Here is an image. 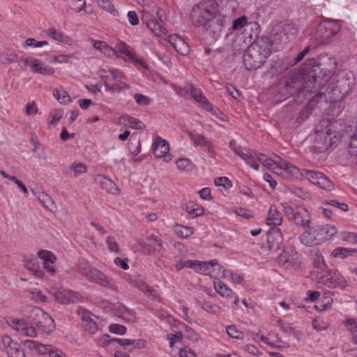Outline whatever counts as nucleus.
Instances as JSON below:
<instances>
[{
    "label": "nucleus",
    "instance_id": "obj_1",
    "mask_svg": "<svg viewBox=\"0 0 357 357\" xmlns=\"http://www.w3.org/2000/svg\"><path fill=\"white\" fill-rule=\"evenodd\" d=\"M217 1H202L193 6L189 13V20L192 25L202 29L206 34L210 44L215 43L222 33L221 20H218L216 13Z\"/></svg>",
    "mask_w": 357,
    "mask_h": 357
},
{
    "label": "nucleus",
    "instance_id": "obj_2",
    "mask_svg": "<svg viewBox=\"0 0 357 357\" xmlns=\"http://www.w3.org/2000/svg\"><path fill=\"white\" fill-rule=\"evenodd\" d=\"M246 47L243 63L248 70H253L260 68L270 56L272 41L267 37H262Z\"/></svg>",
    "mask_w": 357,
    "mask_h": 357
},
{
    "label": "nucleus",
    "instance_id": "obj_3",
    "mask_svg": "<svg viewBox=\"0 0 357 357\" xmlns=\"http://www.w3.org/2000/svg\"><path fill=\"white\" fill-rule=\"evenodd\" d=\"M338 20L325 19L318 24L313 33V38L317 45L328 44L340 30Z\"/></svg>",
    "mask_w": 357,
    "mask_h": 357
},
{
    "label": "nucleus",
    "instance_id": "obj_4",
    "mask_svg": "<svg viewBox=\"0 0 357 357\" xmlns=\"http://www.w3.org/2000/svg\"><path fill=\"white\" fill-rule=\"evenodd\" d=\"M98 75L103 80L107 91L121 92L130 88L129 85L124 82L123 73L118 69L110 70L108 73L105 70L98 71Z\"/></svg>",
    "mask_w": 357,
    "mask_h": 357
},
{
    "label": "nucleus",
    "instance_id": "obj_5",
    "mask_svg": "<svg viewBox=\"0 0 357 357\" xmlns=\"http://www.w3.org/2000/svg\"><path fill=\"white\" fill-rule=\"evenodd\" d=\"M157 17L158 20L155 19L149 13L143 11L141 19L154 36L162 37L167 34V29L165 26V11L161 8H158Z\"/></svg>",
    "mask_w": 357,
    "mask_h": 357
},
{
    "label": "nucleus",
    "instance_id": "obj_6",
    "mask_svg": "<svg viewBox=\"0 0 357 357\" xmlns=\"http://www.w3.org/2000/svg\"><path fill=\"white\" fill-rule=\"evenodd\" d=\"M281 205L286 217L290 220H294L296 225L303 228H306L310 225L311 216L305 207L297 206L294 208L287 202H282Z\"/></svg>",
    "mask_w": 357,
    "mask_h": 357
},
{
    "label": "nucleus",
    "instance_id": "obj_7",
    "mask_svg": "<svg viewBox=\"0 0 357 357\" xmlns=\"http://www.w3.org/2000/svg\"><path fill=\"white\" fill-rule=\"evenodd\" d=\"M317 281L329 288L344 289L347 286L346 279L337 271L326 269L317 275Z\"/></svg>",
    "mask_w": 357,
    "mask_h": 357
},
{
    "label": "nucleus",
    "instance_id": "obj_8",
    "mask_svg": "<svg viewBox=\"0 0 357 357\" xmlns=\"http://www.w3.org/2000/svg\"><path fill=\"white\" fill-rule=\"evenodd\" d=\"M184 90L185 92L190 93L194 100L204 109L211 112L219 118H220V115H222V113L220 112L218 108L213 107L212 104L204 96L200 89L195 87V85L191 83H188L185 85Z\"/></svg>",
    "mask_w": 357,
    "mask_h": 357
},
{
    "label": "nucleus",
    "instance_id": "obj_9",
    "mask_svg": "<svg viewBox=\"0 0 357 357\" xmlns=\"http://www.w3.org/2000/svg\"><path fill=\"white\" fill-rule=\"evenodd\" d=\"M273 33L275 41L287 43L296 38L298 29L293 23L277 24L273 29Z\"/></svg>",
    "mask_w": 357,
    "mask_h": 357
},
{
    "label": "nucleus",
    "instance_id": "obj_10",
    "mask_svg": "<svg viewBox=\"0 0 357 357\" xmlns=\"http://www.w3.org/2000/svg\"><path fill=\"white\" fill-rule=\"evenodd\" d=\"M302 177L324 190L331 191L334 189L333 183L321 172L303 169Z\"/></svg>",
    "mask_w": 357,
    "mask_h": 357
},
{
    "label": "nucleus",
    "instance_id": "obj_11",
    "mask_svg": "<svg viewBox=\"0 0 357 357\" xmlns=\"http://www.w3.org/2000/svg\"><path fill=\"white\" fill-rule=\"evenodd\" d=\"M238 5V2L236 0H219L217 1L218 13H216V16L218 20H221L222 30L225 26L227 20L235 13Z\"/></svg>",
    "mask_w": 357,
    "mask_h": 357
},
{
    "label": "nucleus",
    "instance_id": "obj_12",
    "mask_svg": "<svg viewBox=\"0 0 357 357\" xmlns=\"http://www.w3.org/2000/svg\"><path fill=\"white\" fill-rule=\"evenodd\" d=\"M278 264L287 269L296 268L300 264V256L296 249L293 247L285 248L278 257Z\"/></svg>",
    "mask_w": 357,
    "mask_h": 357
},
{
    "label": "nucleus",
    "instance_id": "obj_13",
    "mask_svg": "<svg viewBox=\"0 0 357 357\" xmlns=\"http://www.w3.org/2000/svg\"><path fill=\"white\" fill-rule=\"evenodd\" d=\"M25 344L29 349L40 355L47 354L49 357H67L64 352L52 344H43L35 340H26Z\"/></svg>",
    "mask_w": 357,
    "mask_h": 357
},
{
    "label": "nucleus",
    "instance_id": "obj_14",
    "mask_svg": "<svg viewBox=\"0 0 357 357\" xmlns=\"http://www.w3.org/2000/svg\"><path fill=\"white\" fill-rule=\"evenodd\" d=\"M51 295L55 301L61 304L76 303L81 301V296L78 292L66 289H54L50 291Z\"/></svg>",
    "mask_w": 357,
    "mask_h": 357
},
{
    "label": "nucleus",
    "instance_id": "obj_15",
    "mask_svg": "<svg viewBox=\"0 0 357 357\" xmlns=\"http://www.w3.org/2000/svg\"><path fill=\"white\" fill-rule=\"evenodd\" d=\"M317 66L319 68L320 73L327 80L334 73L337 63L334 57L328 54H321L317 60Z\"/></svg>",
    "mask_w": 357,
    "mask_h": 357
},
{
    "label": "nucleus",
    "instance_id": "obj_16",
    "mask_svg": "<svg viewBox=\"0 0 357 357\" xmlns=\"http://www.w3.org/2000/svg\"><path fill=\"white\" fill-rule=\"evenodd\" d=\"M321 238L317 226L311 227L309 225L299 236V241L305 246L313 247L323 243Z\"/></svg>",
    "mask_w": 357,
    "mask_h": 357
},
{
    "label": "nucleus",
    "instance_id": "obj_17",
    "mask_svg": "<svg viewBox=\"0 0 357 357\" xmlns=\"http://www.w3.org/2000/svg\"><path fill=\"white\" fill-rule=\"evenodd\" d=\"M21 60L26 66H28L30 70L34 73L42 74L43 75H52L54 73L53 68L36 58L22 56Z\"/></svg>",
    "mask_w": 357,
    "mask_h": 357
},
{
    "label": "nucleus",
    "instance_id": "obj_18",
    "mask_svg": "<svg viewBox=\"0 0 357 357\" xmlns=\"http://www.w3.org/2000/svg\"><path fill=\"white\" fill-rule=\"evenodd\" d=\"M152 149L155 157L162 158L164 161L167 162L172 160V157L169 153V143L166 139L160 136H155L153 139Z\"/></svg>",
    "mask_w": 357,
    "mask_h": 357
},
{
    "label": "nucleus",
    "instance_id": "obj_19",
    "mask_svg": "<svg viewBox=\"0 0 357 357\" xmlns=\"http://www.w3.org/2000/svg\"><path fill=\"white\" fill-rule=\"evenodd\" d=\"M86 275L92 281L102 287H107L112 290L117 289V285L112 278H108L105 274L95 268H91Z\"/></svg>",
    "mask_w": 357,
    "mask_h": 357
},
{
    "label": "nucleus",
    "instance_id": "obj_20",
    "mask_svg": "<svg viewBox=\"0 0 357 357\" xmlns=\"http://www.w3.org/2000/svg\"><path fill=\"white\" fill-rule=\"evenodd\" d=\"M255 342L261 341L271 348L283 349L288 347L287 344L280 340L276 333H270L266 336L257 333L253 337Z\"/></svg>",
    "mask_w": 357,
    "mask_h": 357
},
{
    "label": "nucleus",
    "instance_id": "obj_21",
    "mask_svg": "<svg viewBox=\"0 0 357 357\" xmlns=\"http://www.w3.org/2000/svg\"><path fill=\"white\" fill-rule=\"evenodd\" d=\"M260 33L259 25L257 22H250L238 38L245 43V46L250 45L257 41Z\"/></svg>",
    "mask_w": 357,
    "mask_h": 357
},
{
    "label": "nucleus",
    "instance_id": "obj_22",
    "mask_svg": "<svg viewBox=\"0 0 357 357\" xmlns=\"http://www.w3.org/2000/svg\"><path fill=\"white\" fill-rule=\"evenodd\" d=\"M77 313L80 317L82 325L84 330L90 334L96 333L98 326L97 323L92 319L90 312L79 306L77 309Z\"/></svg>",
    "mask_w": 357,
    "mask_h": 357
},
{
    "label": "nucleus",
    "instance_id": "obj_23",
    "mask_svg": "<svg viewBox=\"0 0 357 357\" xmlns=\"http://www.w3.org/2000/svg\"><path fill=\"white\" fill-rule=\"evenodd\" d=\"M2 343L8 357H26L20 345L7 335L2 336Z\"/></svg>",
    "mask_w": 357,
    "mask_h": 357
},
{
    "label": "nucleus",
    "instance_id": "obj_24",
    "mask_svg": "<svg viewBox=\"0 0 357 357\" xmlns=\"http://www.w3.org/2000/svg\"><path fill=\"white\" fill-rule=\"evenodd\" d=\"M10 326L21 335L34 337L37 335L36 328L23 319H12Z\"/></svg>",
    "mask_w": 357,
    "mask_h": 357
},
{
    "label": "nucleus",
    "instance_id": "obj_25",
    "mask_svg": "<svg viewBox=\"0 0 357 357\" xmlns=\"http://www.w3.org/2000/svg\"><path fill=\"white\" fill-rule=\"evenodd\" d=\"M213 287L215 291L222 298L226 299H234L235 305L239 303L238 296L232 291L227 285L219 279H215L213 282Z\"/></svg>",
    "mask_w": 357,
    "mask_h": 357
},
{
    "label": "nucleus",
    "instance_id": "obj_26",
    "mask_svg": "<svg viewBox=\"0 0 357 357\" xmlns=\"http://www.w3.org/2000/svg\"><path fill=\"white\" fill-rule=\"evenodd\" d=\"M149 255L160 252L163 248L162 241L155 235H150L140 243Z\"/></svg>",
    "mask_w": 357,
    "mask_h": 357
},
{
    "label": "nucleus",
    "instance_id": "obj_27",
    "mask_svg": "<svg viewBox=\"0 0 357 357\" xmlns=\"http://www.w3.org/2000/svg\"><path fill=\"white\" fill-rule=\"evenodd\" d=\"M116 52V56H118L117 54L120 53L127 56L128 59L132 60L133 62L137 63L142 67H145V63L142 59L137 57L135 53L132 50V49L124 42H120L116 44L115 48H114Z\"/></svg>",
    "mask_w": 357,
    "mask_h": 357
},
{
    "label": "nucleus",
    "instance_id": "obj_28",
    "mask_svg": "<svg viewBox=\"0 0 357 357\" xmlns=\"http://www.w3.org/2000/svg\"><path fill=\"white\" fill-rule=\"evenodd\" d=\"M168 41L174 50L181 55H187L190 52L188 45L177 34L169 35Z\"/></svg>",
    "mask_w": 357,
    "mask_h": 357
},
{
    "label": "nucleus",
    "instance_id": "obj_29",
    "mask_svg": "<svg viewBox=\"0 0 357 357\" xmlns=\"http://www.w3.org/2000/svg\"><path fill=\"white\" fill-rule=\"evenodd\" d=\"M114 310L117 317L121 318L122 320L127 323L135 322L136 319V315L134 311L128 309L124 305L121 303H117Z\"/></svg>",
    "mask_w": 357,
    "mask_h": 357
},
{
    "label": "nucleus",
    "instance_id": "obj_30",
    "mask_svg": "<svg viewBox=\"0 0 357 357\" xmlns=\"http://www.w3.org/2000/svg\"><path fill=\"white\" fill-rule=\"evenodd\" d=\"M283 241V236L280 229L274 227L267 237L268 247L271 249H278Z\"/></svg>",
    "mask_w": 357,
    "mask_h": 357
},
{
    "label": "nucleus",
    "instance_id": "obj_31",
    "mask_svg": "<svg viewBox=\"0 0 357 357\" xmlns=\"http://www.w3.org/2000/svg\"><path fill=\"white\" fill-rule=\"evenodd\" d=\"M278 167L279 169L284 170L285 172L289 174L290 176H294L296 178L299 177H302L303 176V169L301 170L294 165L282 160V158H279Z\"/></svg>",
    "mask_w": 357,
    "mask_h": 357
},
{
    "label": "nucleus",
    "instance_id": "obj_32",
    "mask_svg": "<svg viewBox=\"0 0 357 357\" xmlns=\"http://www.w3.org/2000/svg\"><path fill=\"white\" fill-rule=\"evenodd\" d=\"M36 326L44 333H50L55 328L54 319L45 311L43 316L40 317Z\"/></svg>",
    "mask_w": 357,
    "mask_h": 357
},
{
    "label": "nucleus",
    "instance_id": "obj_33",
    "mask_svg": "<svg viewBox=\"0 0 357 357\" xmlns=\"http://www.w3.org/2000/svg\"><path fill=\"white\" fill-rule=\"evenodd\" d=\"M96 182L99 184L100 188L105 190L108 193L113 195L118 194L119 189L114 181L111 179L99 175L96 178Z\"/></svg>",
    "mask_w": 357,
    "mask_h": 357
},
{
    "label": "nucleus",
    "instance_id": "obj_34",
    "mask_svg": "<svg viewBox=\"0 0 357 357\" xmlns=\"http://www.w3.org/2000/svg\"><path fill=\"white\" fill-rule=\"evenodd\" d=\"M23 264L24 267L36 277H43L44 273L41 270L37 259L26 258L24 259Z\"/></svg>",
    "mask_w": 357,
    "mask_h": 357
},
{
    "label": "nucleus",
    "instance_id": "obj_35",
    "mask_svg": "<svg viewBox=\"0 0 357 357\" xmlns=\"http://www.w3.org/2000/svg\"><path fill=\"white\" fill-rule=\"evenodd\" d=\"M283 220L282 214L274 205H271L268 210L266 223L268 225L278 226L281 225Z\"/></svg>",
    "mask_w": 357,
    "mask_h": 357
},
{
    "label": "nucleus",
    "instance_id": "obj_36",
    "mask_svg": "<svg viewBox=\"0 0 357 357\" xmlns=\"http://www.w3.org/2000/svg\"><path fill=\"white\" fill-rule=\"evenodd\" d=\"M93 47L108 57L116 55V50L105 41L93 40Z\"/></svg>",
    "mask_w": 357,
    "mask_h": 357
},
{
    "label": "nucleus",
    "instance_id": "obj_37",
    "mask_svg": "<svg viewBox=\"0 0 357 357\" xmlns=\"http://www.w3.org/2000/svg\"><path fill=\"white\" fill-rule=\"evenodd\" d=\"M344 326L350 333L352 342L357 344V318H347L344 321Z\"/></svg>",
    "mask_w": 357,
    "mask_h": 357
},
{
    "label": "nucleus",
    "instance_id": "obj_38",
    "mask_svg": "<svg viewBox=\"0 0 357 357\" xmlns=\"http://www.w3.org/2000/svg\"><path fill=\"white\" fill-rule=\"evenodd\" d=\"M317 228L322 237L323 243L334 236L337 231L336 227L332 225H319Z\"/></svg>",
    "mask_w": 357,
    "mask_h": 357
},
{
    "label": "nucleus",
    "instance_id": "obj_39",
    "mask_svg": "<svg viewBox=\"0 0 357 357\" xmlns=\"http://www.w3.org/2000/svg\"><path fill=\"white\" fill-rule=\"evenodd\" d=\"M17 54L12 50L6 49L0 53V62L4 65L17 62Z\"/></svg>",
    "mask_w": 357,
    "mask_h": 357
},
{
    "label": "nucleus",
    "instance_id": "obj_40",
    "mask_svg": "<svg viewBox=\"0 0 357 357\" xmlns=\"http://www.w3.org/2000/svg\"><path fill=\"white\" fill-rule=\"evenodd\" d=\"M185 210L191 218H195L201 216L204 213V209L199 204L193 202H189L185 206Z\"/></svg>",
    "mask_w": 357,
    "mask_h": 357
},
{
    "label": "nucleus",
    "instance_id": "obj_41",
    "mask_svg": "<svg viewBox=\"0 0 357 357\" xmlns=\"http://www.w3.org/2000/svg\"><path fill=\"white\" fill-rule=\"evenodd\" d=\"M356 252H357V250L355 248L337 247L332 251V255L335 258L344 259Z\"/></svg>",
    "mask_w": 357,
    "mask_h": 357
},
{
    "label": "nucleus",
    "instance_id": "obj_42",
    "mask_svg": "<svg viewBox=\"0 0 357 357\" xmlns=\"http://www.w3.org/2000/svg\"><path fill=\"white\" fill-rule=\"evenodd\" d=\"M121 119L123 120V122L126 123L127 126L132 129L143 130L145 128L144 123L137 119L128 115H124L121 116Z\"/></svg>",
    "mask_w": 357,
    "mask_h": 357
},
{
    "label": "nucleus",
    "instance_id": "obj_43",
    "mask_svg": "<svg viewBox=\"0 0 357 357\" xmlns=\"http://www.w3.org/2000/svg\"><path fill=\"white\" fill-rule=\"evenodd\" d=\"M212 268H213L212 265V260L209 261H198L195 271L200 274L210 275L212 277Z\"/></svg>",
    "mask_w": 357,
    "mask_h": 357
},
{
    "label": "nucleus",
    "instance_id": "obj_44",
    "mask_svg": "<svg viewBox=\"0 0 357 357\" xmlns=\"http://www.w3.org/2000/svg\"><path fill=\"white\" fill-rule=\"evenodd\" d=\"M37 256L43 261V263L54 264L56 261L55 255L52 252L46 250H39Z\"/></svg>",
    "mask_w": 357,
    "mask_h": 357
},
{
    "label": "nucleus",
    "instance_id": "obj_45",
    "mask_svg": "<svg viewBox=\"0 0 357 357\" xmlns=\"http://www.w3.org/2000/svg\"><path fill=\"white\" fill-rule=\"evenodd\" d=\"M73 177H77L87 172V166L83 162H73L69 166Z\"/></svg>",
    "mask_w": 357,
    "mask_h": 357
},
{
    "label": "nucleus",
    "instance_id": "obj_46",
    "mask_svg": "<svg viewBox=\"0 0 357 357\" xmlns=\"http://www.w3.org/2000/svg\"><path fill=\"white\" fill-rule=\"evenodd\" d=\"M199 306L206 312L211 314H218L221 310V307L208 301H199Z\"/></svg>",
    "mask_w": 357,
    "mask_h": 357
},
{
    "label": "nucleus",
    "instance_id": "obj_47",
    "mask_svg": "<svg viewBox=\"0 0 357 357\" xmlns=\"http://www.w3.org/2000/svg\"><path fill=\"white\" fill-rule=\"evenodd\" d=\"M175 232L177 235L182 238H188L194 234V229L191 227L183 226L179 224L175 225Z\"/></svg>",
    "mask_w": 357,
    "mask_h": 357
},
{
    "label": "nucleus",
    "instance_id": "obj_48",
    "mask_svg": "<svg viewBox=\"0 0 357 357\" xmlns=\"http://www.w3.org/2000/svg\"><path fill=\"white\" fill-rule=\"evenodd\" d=\"M177 168L182 172H188L192 169L193 163L187 158H179L176 161Z\"/></svg>",
    "mask_w": 357,
    "mask_h": 357
},
{
    "label": "nucleus",
    "instance_id": "obj_49",
    "mask_svg": "<svg viewBox=\"0 0 357 357\" xmlns=\"http://www.w3.org/2000/svg\"><path fill=\"white\" fill-rule=\"evenodd\" d=\"M53 96L61 104L66 105L71 102L70 97L66 91L55 89L53 91Z\"/></svg>",
    "mask_w": 357,
    "mask_h": 357
},
{
    "label": "nucleus",
    "instance_id": "obj_50",
    "mask_svg": "<svg viewBox=\"0 0 357 357\" xmlns=\"http://www.w3.org/2000/svg\"><path fill=\"white\" fill-rule=\"evenodd\" d=\"M43 310L40 307H31L29 310V315L28 316L30 321L36 325L40 317L43 316Z\"/></svg>",
    "mask_w": 357,
    "mask_h": 357
},
{
    "label": "nucleus",
    "instance_id": "obj_51",
    "mask_svg": "<svg viewBox=\"0 0 357 357\" xmlns=\"http://www.w3.org/2000/svg\"><path fill=\"white\" fill-rule=\"evenodd\" d=\"M243 160L246 162V164H248L249 166H250V167H252L255 170L259 169V165L257 162L256 159V151H248V153L243 158Z\"/></svg>",
    "mask_w": 357,
    "mask_h": 357
},
{
    "label": "nucleus",
    "instance_id": "obj_52",
    "mask_svg": "<svg viewBox=\"0 0 357 357\" xmlns=\"http://www.w3.org/2000/svg\"><path fill=\"white\" fill-rule=\"evenodd\" d=\"M98 6L113 15H117L118 12L116 10L114 6L109 0H97Z\"/></svg>",
    "mask_w": 357,
    "mask_h": 357
},
{
    "label": "nucleus",
    "instance_id": "obj_53",
    "mask_svg": "<svg viewBox=\"0 0 357 357\" xmlns=\"http://www.w3.org/2000/svg\"><path fill=\"white\" fill-rule=\"evenodd\" d=\"M313 264L315 268H319L322 271L321 273H323L326 269H328L326 268L324 257L319 251H317L314 253Z\"/></svg>",
    "mask_w": 357,
    "mask_h": 357
},
{
    "label": "nucleus",
    "instance_id": "obj_54",
    "mask_svg": "<svg viewBox=\"0 0 357 357\" xmlns=\"http://www.w3.org/2000/svg\"><path fill=\"white\" fill-rule=\"evenodd\" d=\"M212 277H222L224 278V273L225 272H227L228 270H226L222 266H221L217 259H213L212 260Z\"/></svg>",
    "mask_w": 357,
    "mask_h": 357
},
{
    "label": "nucleus",
    "instance_id": "obj_55",
    "mask_svg": "<svg viewBox=\"0 0 357 357\" xmlns=\"http://www.w3.org/2000/svg\"><path fill=\"white\" fill-rule=\"evenodd\" d=\"M340 238L343 241L348 242L351 244H357V233L351 231H342L340 233Z\"/></svg>",
    "mask_w": 357,
    "mask_h": 357
},
{
    "label": "nucleus",
    "instance_id": "obj_56",
    "mask_svg": "<svg viewBox=\"0 0 357 357\" xmlns=\"http://www.w3.org/2000/svg\"><path fill=\"white\" fill-rule=\"evenodd\" d=\"M317 79L316 77L312 76V79L303 83V91L307 93H312L317 91L316 82Z\"/></svg>",
    "mask_w": 357,
    "mask_h": 357
},
{
    "label": "nucleus",
    "instance_id": "obj_57",
    "mask_svg": "<svg viewBox=\"0 0 357 357\" xmlns=\"http://www.w3.org/2000/svg\"><path fill=\"white\" fill-rule=\"evenodd\" d=\"M224 279L230 280L234 284H241L243 280L241 275L229 270L227 272H225Z\"/></svg>",
    "mask_w": 357,
    "mask_h": 357
},
{
    "label": "nucleus",
    "instance_id": "obj_58",
    "mask_svg": "<svg viewBox=\"0 0 357 357\" xmlns=\"http://www.w3.org/2000/svg\"><path fill=\"white\" fill-rule=\"evenodd\" d=\"M248 19L245 16H242L233 21L231 29L234 31L245 29V26L248 24Z\"/></svg>",
    "mask_w": 357,
    "mask_h": 357
},
{
    "label": "nucleus",
    "instance_id": "obj_59",
    "mask_svg": "<svg viewBox=\"0 0 357 357\" xmlns=\"http://www.w3.org/2000/svg\"><path fill=\"white\" fill-rule=\"evenodd\" d=\"M46 33L51 36L54 40L62 42L64 40L65 36L62 32L58 31L55 28L51 27L46 31Z\"/></svg>",
    "mask_w": 357,
    "mask_h": 357
},
{
    "label": "nucleus",
    "instance_id": "obj_60",
    "mask_svg": "<svg viewBox=\"0 0 357 357\" xmlns=\"http://www.w3.org/2000/svg\"><path fill=\"white\" fill-rule=\"evenodd\" d=\"M31 298L36 301L45 303L47 301V297L44 295L40 290L34 289L29 291Z\"/></svg>",
    "mask_w": 357,
    "mask_h": 357
},
{
    "label": "nucleus",
    "instance_id": "obj_61",
    "mask_svg": "<svg viewBox=\"0 0 357 357\" xmlns=\"http://www.w3.org/2000/svg\"><path fill=\"white\" fill-rule=\"evenodd\" d=\"M214 184L216 186H222L225 189H229L232 183L231 181L225 176L217 177L214 179Z\"/></svg>",
    "mask_w": 357,
    "mask_h": 357
},
{
    "label": "nucleus",
    "instance_id": "obj_62",
    "mask_svg": "<svg viewBox=\"0 0 357 357\" xmlns=\"http://www.w3.org/2000/svg\"><path fill=\"white\" fill-rule=\"evenodd\" d=\"M188 135L190 139L193 142L194 144L203 146L204 142H206L207 139L202 134H194L190 131L188 132Z\"/></svg>",
    "mask_w": 357,
    "mask_h": 357
},
{
    "label": "nucleus",
    "instance_id": "obj_63",
    "mask_svg": "<svg viewBox=\"0 0 357 357\" xmlns=\"http://www.w3.org/2000/svg\"><path fill=\"white\" fill-rule=\"evenodd\" d=\"M227 333L232 338L243 339V334L241 331H238L235 326L231 325L226 328Z\"/></svg>",
    "mask_w": 357,
    "mask_h": 357
},
{
    "label": "nucleus",
    "instance_id": "obj_64",
    "mask_svg": "<svg viewBox=\"0 0 357 357\" xmlns=\"http://www.w3.org/2000/svg\"><path fill=\"white\" fill-rule=\"evenodd\" d=\"M106 244L111 252H119V244L114 236H109L106 239Z\"/></svg>",
    "mask_w": 357,
    "mask_h": 357
}]
</instances>
